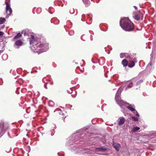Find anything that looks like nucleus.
Here are the masks:
<instances>
[{
	"instance_id": "f257e3e1",
	"label": "nucleus",
	"mask_w": 156,
	"mask_h": 156,
	"mask_svg": "<svg viewBox=\"0 0 156 156\" xmlns=\"http://www.w3.org/2000/svg\"><path fill=\"white\" fill-rule=\"evenodd\" d=\"M29 41L30 44H32V46H31V48L33 50H37L36 51V52L39 53L45 52L49 49V47L48 43L39 44L40 43L38 42L37 41L35 40L33 35L31 36Z\"/></svg>"
},
{
	"instance_id": "f03ea898",
	"label": "nucleus",
	"mask_w": 156,
	"mask_h": 156,
	"mask_svg": "<svg viewBox=\"0 0 156 156\" xmlns=\"http://www.w3.org/2000/svg\"><path fill=\"white\" fill-rule=\"evenodd\" d=\"M120 25L122 28L126 31H132L134 27L133 24L128 18L121 19L120 22Z\"/></svg>"
},
{
	"instance_id": "7ed1b4c3",
	"label": "nucleus",
	"mask_w": 156,
	"mask_h": 156,
	"mask_svg": "<svg viewBox=\"0 0 156 156\" xmlns=\"http://www.w3.org/2000/svg\"><path fill=\"white\" fill-rule=\"evenodd\" d=\"M81 132L73 134L72 136L69 137V144H73L74 143L75 144H78V142H77L80 139V138L83 136V134H81Z\"/></svg>"
},
{
	"instance_id": "20e7f679",
	"label": "nucleus",
	"mask_w": 156,
	"mask_h": 156,
	"mask_svg": "<svg viewBox=\"0 0 156 156\" xmlns=\"http://www.w3.org/2000/svg\"><path fill=\"white\" fill-rule=\"evenodd\" d=\"M122 89H122V87L119 88L115 96V99L117 103L121 107H122V105H124L126 103L125 101L121 100L120 99V94L121 92L122 91Z\"/></svg>"
},
{
	"instance_id": "39448f33",
	"label": "nucleus",
	"mask_w": 156,
	"mask_h": 156,
	"mask_svg": "<svg viewBox=\"0 0 156 156\" xmlns=\"http://www.w3.org/2000/svg\"><path fill=\"white\" fill-rule=\"evenodd\" d=\"M6 129L3 121H0V137L4 133Z\"/></svg>"
},
{
	"instance_id": "423d86ee",
	"label": "nucleus",
	"mask_w": 156,
	"mask_h": 156,
	"mask_svg": "<svg viewBox=\"0 0 156 156\" xmlns=\"http://www.w3.org/2000/svg\"><path fill=\"white\" fill-rule=\"evenodd\" d=\"M5 3L6 5V11L8 15H10L12 12V9L10 7V5L6 1L5 2Z\"/></svg>"
},
{
	"instance_id": "0eeeda50",
	"label": "nucleus",
	"mask_w": 156,
	"mask_h": 156,
	"mask_svg": "<svg viewBox=\"0 0 156 156\" xmlns=\"http://www.w3.org/2000/svg\"><path fill=\"white\" fill-rule=\"evenodd\" d=\"M137 60L135 58H131L128 63V66L132 68L134 66L135 63L137 62Z\"/></svg>"
},
{
	"instance_id": "6e6552de",
	"label": "nucleus",
	"mask_w": 156,
	"mask_h": 156,
	"mask_svg": "<svg viewBox=\"0 0 156 156\" xmlns=\"http://www.w3.org/2000/svg\"><path fill=\"white\" fill-rule=\"evenodd\" d=\"M23 44V42L20 40L16 41L14 43V47L16 48H19L22 46Z\"/></svg>"
},
{
	"instance_id": "1a4fd4ad",
	"label": "nucleus",
	"mask_w": 156,
	"mask_h": 156,
	"mask_svg": "<svg viewBox=\"0 0 156 156\" xmlns=\"http://www.w3.org/2000/svg\"><path fill=\"white\" fill-rule=\"evenodd\" d=\"M118 121V123L119 125H122L124 123L125 119L123 117H121L119 118Z\"/></svg>"
},
{
	"instance_id": "9d476101",
	"label": "nucleus",
	"mask_w": 156,
	"mask_h": 156,
	"mask_svg": "<svg viewBox=\"0 0 156 156\" xmlns=\"http://www.w3.org/2000/svg\"><path fill=\"white\" fill-rule=\"evenodd\" d=\"M126 107L130 110L133 112L135 110V106L134 105L133 106L131 105L128 106H127Z\"/></svg>"
},
{
	"instance_id": "9b49d317",
	"label": "nucleus",
	"mask_w": 156,
	"mask_h": 156,
	"mask_svg": "<svg viewBox=\"0 0 156 156\" xmlns=\"http://www.w3.org/2000/svg\"><path fill=\"white\" fill-rule=\"evenodd\" d=\"M114 147L117 151H119V148L120 147V145L118 143H115L113 144Z\"/></svg>"
},
{
	"instance_id": "f8f14e48",
	"label": "nucleus",
	"mask_w": 156,
	"mask_h": 156,
	"mask_svg": "<svg viewBox=\"0 0 156 156\" xmlns=\"http://www.w3.org/2000/svg\"><path fill=\"white\" fill-rule=\"evenodd\" d=\"M82 1L86 6L87 7L90 5V2L89 0H82Z\"/></svg>"
},
{
	"instance_id": "ddd939ff",
	"label": "nucleus",
	"mask_w": 156,
	"mask_h": 156,
	"mask_svg": "<svg viewBox=\"0 0 156 156\" xmlns=\"http://www.w3.org/2000/svg\"><path fill=\"white\" fill-rule=\"evenodd\" d=\"M29 30L27 29L23 30L21 34H23L24 36H28V32Z\"/></svg>"
},
{
	"instance_id": "4468645a",
	"label": "nucleus",
	"mask_w": 156,
	"mask_h": 156,
	"mask_svg": "<svg viewBox=\"0 0 156 156\" xmlns=\"http://www.w3.org/2000/svg\"><path fill=\"white\" fill-rule=\"evenodd\" d=\"M122 64L124 66H128V63L127 60L126 59H123L122 61Z\"/></svg>"
},
{
	"instance_id": "2eb2a0df",
	"label": "nucleus",
	"mask_w": 156,
	"mask_h": 156,
	"mask_svg": "<svg viewBox=\"0 0 156 156\" xmlns=\"http://www.w3.org/2000/svg\"><path fill=\"white\" fill-rule=\"evenodd\" d=\"M152 67V64L151 62H150L148 64L146 67V69L147 70H150Z\"/></svg>"
},
{
	"instance_id": "dca6fc26",
	"label": "nucleus",
	"mask_w": 156,
	"mask_h": 156,
	"mask_svg": "<svg viewBox=\"0 0 156 156\" xmlns=\"http://www.w3.org/2000/svg\"><path fill=\"white\" fill-rule=\"evenodd\" d=\"M129 84L128 85L127 87H126L125 90H127L129 88L132 86V85L133 84V83L132 82H129Z\"/></svg>"
},
{
	"instance_id": "f3484780",
	"label": "nucleus",
	"mask_w": 156,
	"mask_h": 156,
	"mask_svg": "<svg viewBox=\"0 0 156 156\" xmlns=\"http://www.w3.org/2000/svg\"><path fill=\"white\" fill-rule=\"evenodd\" d=\"M21 36V34H20V33H19L18 34H16L13 38V39L14 40H16L18 38H19Z\"/></svg>"
},
{
	"instance_id": "a211bd4d",
	"label": "nucleus",
	"mask_w": 156,
	"mask_h": 156,
	"mask_svg": "<svg viewBox=\"0 0 156 156\" xmlns=\"http://www.w3.org/2000/svg\"><path fill=\"white\" fill-rule=\"evenodd\" d=\"M140 129L139 127H134L133 129H132V131L133 132H136L137 131Z\"/></svg>"
},
{
	"instance_id": "6ab92c4d",
	"label": "nucleus",
	"mask_w": 156,
	"mask_h": 156,
	"mask_svg": "<svg viewBox=\"0 0 156 156\" xmlns=\"http://www.w3.org/2000/svg\"><path fill=\"white\" fill-rule=\"evenodd\" d=\"M5 21V19L3 18H0V24H2L4 23Z\"/></svg>"
},
{
	"instance_id": "aec40b11",
	"label": "nucleus",
	"mask_w": 156,
	"mask_h": 156,
	"mask_svg": "<svg viewBox=\"0 0 156 156\" xmlns=\"http://www.w3.org/2000/svg\"><path fill=\"white\" fill-rule=\"evenodd\" d=\"M96 149L100 151H105L106 150V148L102 147L97 148Z\"/></svg>"
},
{
	"instance_id": "412c9836",
	"label": "nucleus",
	"mask_w": 156,
	"mask_h": 156,
	"mask_svg": "<svg viewBox=\"0 0 156 156\" xmlns=\"http://www.w3.org/2000/svg\"><path fill=\"white\" fill-rule=\"evenodd\" d=\"M127 54L126 53H121L120 55V57L121 58H123L124 57H125Z\"/></svg>"
},
{
	"instance_id": "4be33fe9",
	"label": "nucleus",
	"mask_w": 156,
	"mask_h": 156,
	"mask_svg": "<svg viewBox=\"0 0 156 156\" xmlns=\"http://www.w3.org/2000/svg\"><path fill=\"white\" fill-rule=\"evenodd\" d=\"M55 105L54 103L52 101H50L48 102V105L51 107H53Z\"/></svg>"
},
{
	"instance_id": "5701e85b",
	"label": "nucleus",
	"mask_w": 156,
	"mask_h": 156,
	"mask_svg": "<svg viewBox=\"0 0 156 156\" xmlns=\"http://www.w3.org/2000/svg\"><path fill=\"white\" fill-rule=\"evenodd\" d=\"M134 19L137 20H140V18L138 15L136 14L134 16Z\"/></svg>"
},
{
	"instance_id": "b1692460",
	"label": "nucleus",
	"mask_w": 156,
	"mask_h": 156,
	"mask_svg": "<svg viewBox=\"0 0 156 156\" xmlns=\"http://www.w3.org/2000/svg\"><path fill=\"white\" fill-rule=\"evenodd\" d=\"M7 57L8 56L7 54H4L2 56V59L3 60H5L7 58Z\"/></svg>"
},
{
	"instance_id": "393cba45",
	"label": "nucleus",
	"mask_w": 156,
	"mask_h": 156,
	"mask_svg": "<svg viewBox=\"0 0 156 156\" xmlns=\"http://www.w3.org/2000/svg\"><path fill=\"white\" fill-rule=\"evenodd\" d=\"M69 12H70V13H71V14L74 13L75 10H74V9L73 8L70 9V10H69Z\"/></svg>"
},
{
	"instance_id": "a878e982",
	"label": "nucleus",
	"mask_w": 156,
	"mask_h": 156,
	"mask_svg": "<svg viewBox=\"0 0 156 156\" xmlns=\"http://www.w3.org/2000/svg\"><path fill=\"white\" fill-rule=\"evenodd\" d=\"M143 82V81L142 80H140L139 81H138L137 83H136V85L137 86L138 85L139 86V87H140V86H139V85L140 84L142 83Z\"/></svg>"
},
{
	"instance_id": "bb28decb",
	"label": "nucleus",
	"mask_w": 156,
	"mask_h": 156,
	"mask_svg": "<svg viewBox=\"0 0 156 156\" xmlns=\"http://www.w3.org/2000/svg\"><path fill=\"white\" fill-rule=\"evenodd\" d=\"M131 118H132V119L135 121H138V119L137 118H136L133 116H132Z\"/></svg>"
},
{
	"instance_id": "cd10ccee",
	"label": "nucleus",
	"mask_w": 156,
	"mask_h": 156,
	"mask_svg": "<svg viewBox=\"0 0 156 156\" xmlns=\"http://www.w3.org/2000/svg\"><path fill=\"white\" fill-rule=\"evenodd\" d=\"M133 113L134 114H135L137 116H139V115L138 113L137 112L136 110H135V111H134V112H133Z\"/></svg>"
},
{
	"instance_id": "c85d7f7f",
	"label": "nucleus",
	"mask_w": 156,
	"mask_h": 156,
	"mask_svg": "<svg viewBox=\"0 0 156 156\" xmlns=\"http://www.w3.org/2000/svg\"><path fill=\"white\" fill-rule=\"evenodd\" d=\"M26 147L27 148V149H28L27 151V152L28 153H29L30 150V148L29 146H27Z\"/></svg>"
},
{
	"instance_id": "c756f323",
	"label": "nucleus",
	"mask_w": 156,
	"mask_h": 156,
	"mask_svg": "<svg viewBox=\"0 0 156 156\" xmlns=\"http://www.w3.org/2000/svg\"><path fill=\"white\" fill-rule=\"evenodd\" d=\"M74 33L73 31H71L69 32V34L70 35H72Z\"/></svg>"
},
{
	"instance_id": "7c9ffc66",
	"label": "nucleus",
	"mask_w": 156,
	"mask_h": 156,
	"mask_svg": "<svg viewBox=\"0 0 156 156\" xmlns=\"http://www.w3.org/2000/svg\"><path fill=\"white\" fill-rule=\"evenodd\" d=\"M52 133H51V136H53V135H54V133L55 132L54 130L53 129H52Z\"/></svg>"
},
{
	"instance_id": "2f4dec72",
	"label": "nucleus",
	"mask_w": 156,
	"mask_h": 156,
	"mask_svg": "<svg viewBox=\"0 0 156 156\" xmlns=\"http://www.w3.org/2000/svg\"><path fill=\"white\" fill-rule=\"evenodd\" d=\"M84 37V35H82L81 36V39L82 40H83V41H84V39H83V37Z\"/></svg>"
},
{
	"instance_id": "473e14b6",
	"label": "nucleus",
	"mask_w": 156,
	"mask_h": 156,
	"mask_svg": "<svg viewBox=\"0 0 156 156\" xmlns=\"http://www.w3.org/2000/svg\"><path fill=\"white\" fill-rule=\"evenodd\" d=\"M59 114H60V115H63V113L62 112H60Z\"/></svg>"
},
{
	"instance_id": "72a5a7b5",
	"label": "nucleus",
	"mask_w": 156,
	"mask_h": 156,
	"mask_svg": "<svg viewBox=\"0 0 156 156\" xmlns=\"http://www.w3.org/2000/svg\"><path fill=\"white\" fill-rule=\"evenodd\" d=\"M134 7L135 9L137 10V7L135 6H134Z\"/></svg>"
},
{
	"instance_id": "f704fd0d",
	"label": "nucleus",
	"mask_w": 156,
	"mask_h": 156,
	"mask_svg": "<svg viewBox=\"0 0 156 156\" xmlns=\"http://www.w3.org/2000/svg\"><path fill=\"white\" fill-rule=\"evenodd\" d=\"M152 52H153V51L152 52L151 54V57H152L153 56V54H152Z\"/></svg>"
},
{
	"instance_id": "c9c22d12",
	"label": "nucleus",
	"mask_w": 156,
	"mask_h": 156,
	"mask_svg": "<svg viewBox=\"0 0 156 156\" xmlns=\"http://www.w3.org/2000/svg\"><path fill=\"white\" fill-rule=\"evenodd\" d=\"M3 52V51L2 50H0V55Z\"/></svg>"
},
{
	"instance_id": "e433bc0d",
	"label": "nucleus",
	"mask_w": 156,
	"mask_h": 156,
	"mask_svg": "<svg viewBox=\"0 0 156 156\" xmlns=\"http://www.w3.org/2000/svg\"><path fill=\"white\" fill-rule=\"evenodd\" d=\"M50 83L51 84H53V83L52 82H50Z\"/></svg>"
},
{
	"instance_id": "4c0bfd02",
	"label": "nucleus",
	"mask_w": 156,
	"mask_h": 156,
	"mask_svg": "<svg viewBox=\"0 0 156 156\" xmlns=\"http://www.w3.org/2000/svg\"><path fill=\"white\" fill-rule=\"evenodd\" d=\"M44 87H45V88H47V87H46V86L45 85H44Z\"/></svg>"
},
{
	"instance_id": "58836bf2",
	"label": "nucleus",
	"mask_w": 156,
	"mask_h": 156,
	"mask_svg": "<svg viewBox=\"0 0 156 156\" xmlns=\"http://www.w3.org/2000/svg\"><path fill=\"white\" fill-rule=\"evenodd\" d=\"M84 15V14H83L82 15V18H83V16Z\"/></svg>"
},
{
	"instance_id": "ea45409f",
	"label": "nucleus",
	"mask_w": 156,
	"mask_h": 156,
	"mask_svg": "<svg viewBox=\"0 0 156 156\" xmlns=\"http://www.w3.org/2000/svg\"><path fill=\"white\" fill-rule=\"evenodd\" d=\"M87 17H88L89 16H89V15H87Z\"/></svg>"
},
{
	"instance_id": "a19ab883",
	"label": "nucleus",
	"mask_w": 156,
	"mask_h": 156,
	"mask_svg": "<svg viewBox=\"0 0 156 156\" xmlns=\"http://www.w3.org/2000/svg\"><path fill=\"white\" fill-rule=\"evenodd\" d=\"M38 9L40 10V11H41V9Z\"/></svg>"
},
{
	"instance_id": "79ce46f5",
	"label": "nucleus",
	"mask_w": 156,
	"mask_h": 156,
	"mask_svg": "<svg viewBox=\"0 0 156 156\" xmlns=\"http://www.w3.org/2000/svg\"><path fill=\"white\" fill-rule=\"evenodd\" d=\"M20 87H18V88H17L18 89H20Z\"/></svg>"
},
{
	"instance_id": "37998d69",
	"label": "nucleus",
	"mask_w": 156,
	"mask_h": 156,
	"mask_svg": "<svg viewBox=\"0 0 156 156\" xmlns=\"http://www.w3.org/2000/svg\"><path fill=\"white\" fill-rule=\"evenodd\" d=\"M91 20V19H89V20L90 21Z\"/></svg>"
},
{
	"instance_id": "c03bdc74",
	"label": "nucleus",
	"mask_w": 156,
	"mask_h": 156,
	"mask_svg": "<svg viewBox=\"0 0 156 156\" xmlns=\"http://www.w3.org/2000/svg\"><path fill=\"white\" fill-rule=\"evenodd\" d=\"M76 153H77V154H79V153H77V152H76Z\"/></svg>"
},
{
	"instance_id": "a18cd8bd",
	"label": "nucleus",
	"mask_w": 156,
	"mask_h": 156,
	"mask_svg": "<svg viewBox=\"0 0 156 156\" xmlns=\"http://www.w3.org/2000/svg\"><path fill=\"white\" fill-rule=\"evenodd\" d=\"M82 61H83V62L84 60H82Z\"/></svg>"
},
{
	"instance_id": "49530a36",
	"label": "nucleus",
	"mask_w": 156,
	"mask_h": 156,
	"mask_svg": "<svg viewBox=\"0 0 156 156\" xmlns=\"http://www.w3.org/2000/svg\"><path fill=\"white\" fill-rule=\"evenodd\" d=\"M136 89H138V88H136Z\"/></svg>"
}]
</instances>
